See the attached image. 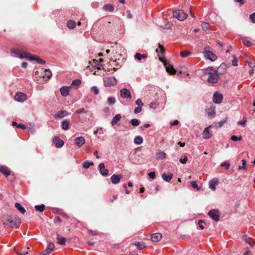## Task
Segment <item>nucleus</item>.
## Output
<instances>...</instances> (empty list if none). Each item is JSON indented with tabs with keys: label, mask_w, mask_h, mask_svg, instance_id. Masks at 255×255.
Returning a JSON list of instances; mask_svg holds the SVG:
<instances>
[{
	"label": "nucleus",
	"mask_w": 255,
	"mask_h": 255,
	"mask_svg": "<svg viewBox=\"0 0 255 255\" xmlns=\"http://www.w3.org/2000/svg\"><path fill=\"white\" fill-rule=\"evenodd\" d=\"M222 69H223L222 65L219 66L217 70L211 67L206 68L204 73L208 75V82L211 84L217 83L219 80V75L223 73V72L221 71Z\"/></svg>",
	"instance_id": "nucleus-1"
},
{
	"label": "nucleus",
	"mask_w": 255,
	"mask_h": 255,
	"mask_svg": "<svg viewBox=\"0 0 255 255\" xmlns=\"http://www.w3.org/2000/svg\"><path fill=\"white\" fill-rule=\"evenodd\" d=\"M12 53L14 56L18 57L20 59L26 58L29 60H35L38 63L40 64H44L45 63V61L44 60L40 59L39 57L31 55L28 53L24 51H21L20 50L17 49H14L12 50Z\"/></svg>",
	"instance_id": "nucleus-2"
},
{
	"label": "nucleus",
	"mask_w": 255,
	"mask_h": 255,
	"mask_svg": "<svg viewBox=\"0 0 255 255\" xmlns=\"http://www.w3.org/2000/svg\"><path fill=\"white\" fill-rule=\"evenodd\" d=\"M3 222L4 225L15 228H18L21 224V220L18 217H6Z\"/></svg>",
	"instance_id": "nucleus-3"
},
{
	"label": "nucleus",
	"mask_w": 255,
	"mask_h": 255,
	"mask_svg": "<svg viewBox=\"0 0 255 255\" xmlns=\"http://www.w3.org/2000/svg\"><path fill=\"white\" fill-rule=\"evenodd\" d=\"M204 54L205 57L211 61H214L217 58V56L212 52L211 47L209 46L204 48Z\"/></svg>",
	"instance_id": "nucleus-4"
},
{
	"label": "nucleus",
	"mask_w": 255,
	"mask_h": 255,
	"mask_svg": "<svg viewBox=\"0 0 255 255\" xmlns=\"http://www.w3.org/2000/svg\"><path fill=\"white\" fill-rule=\"evenodd\" d=\"M173 15L174 17H175L180 21L184 20L187 16V14L182 10H177L174 11Z\"/></svg>",
	"instance_id": "nucleus-5"
},
{
	"label": "nucleus",
	"mask_w": 255,
	"mask_h": 255,
	"mask_svg": "<svg viewBox=\"0 0 255 255\" xmlns=\"http://www.w3.org/2000/svg\"><path fill=\"white\" fill-rule=\"evenodd\" d=\"M104 85L106 87L113 86L117 84V81L115 77H106L104 79Z\"/></svg>",
	"instance_id": "nucleus-6"
},
{
	"label": "nucleus",
	"mask_w": 255,
	"mask_h": 255,
	"mask_svg": "<svg viewBox=\"0 0 255 255\" xmlns=\"http://www.w3.org/2000/svg\"><path fill=\"white\" fill-rule=\"evenodd\" d=\"M208 215L211 218L217 222L220 219V213L218 210H211L208 212Z\"/></svg>",
	"instance_id": "nucleus-7"
},
{
	"label": "nucleus",
	"mask_w": 255,
	"mask_h": 255,
	"mask_svg": "<svg viewBox=\"0 0 255 255\" xmlns=\"http://www.w3.org/2000/svg\"><path fill=\"white\" fill-rule=\"evenodd\" d=\"M27 96L23 93L17 92L16 93L14 99L19 102H23L27 100Z\"/></svg>",
	"instance_id": "nucleus-8"
},
{
	"label": "nucleus",
	"mask_w": 255,
	"mask_h": 255,
	"mask_svg": "<svg viewBox=\"0 0 255 255\" xmlns=\"http://www.w3.org/2000/svg\"><path fill=\"white\" fill-rule=\"evenodd\" d=\"M120 95L122 98L124 99H131V95L129 90L123 88L120 90Z\"/></svg>",
	"instance_id": "nucleus-9"
},
{
	"label": "nucleus",
	"mask_w": 255,
	"mask_h": 255,
	"mask_svg": "<svg viewBox=\"0 0 255 255\" xmlns=\"http://www.w3.org/2000/svg\"><path fill=\"white\" fill-rule=\"evenodd\" d=\"M211 126L205 128L202 133V137L204 139H208L212 136V132L210 130Z\"/></svg>",
	"instance_id": "nucleus-10"
},
{
	"label": "nucleus",
	"mask_w": 255,
	"mask_h": 255,
	"mask_svg": "<svg viewBox=\"0 0 255 255\" xmlns=\"http://www.w3.org/2000/svg\"><path fill=\"white\" fill-rule=\"evenodd\" d=\"M164 65L165 67L166 71L172 75H174L176 70L173 67L172 65L167 63V62H163Z\"/></svg>",
	"instance_id": "nucleus-11"
},
{
	"label": "nucleus",
	"mask_w": 255,
	"mask_h": 255,
	"mask_svg": "<svg viewBox=\"0 0 255 255\" xmlns=\"http://www.w3.org/2000/svg\"><path fill=\"white\" fill-rule=\"evenodd\" d=\"M222 100H223V95L221 93H220L218 92H216L214 94L213 99V102L215 103H216V104H220V103H221Z\"/></svg>",
	"instance_id": "nucleus-12"
},
{
	"label": "nucleus",
	"mask_w": 255,
	"mask_h": 255,
	"mask_svg": "<svg viewBox=\"0 0 255 255\" xmlns=\"http://www.w3.org/2000/svg\"><path fill=\"white\" fill-rule=\"evenodd\" d=\"M100 173L104 176H107L109 174V170L105 168V164L100 163L99 165Z\"/></svg>",
	"instance_id": "nucleus-13"
},
{
	"label": "nucleus",
	"mask_w": 255,
	"mask_h": 255,
	"mask_svg": "<svg viewBox=\"0 0 255 255\" xmlns=\"http://www.w3.org/2000/svg\"><path fill=\"white\" fill-rule=\"evenodd\" d=\"M219 184V180L217 178H214L211 180L209 182V188L214 191L216 189V186Z\"/></svg>",
	"instance_id": "nucleus-14"
},
{
	"label": "nucleus",
	"mask_w": 255,
	"mask_h": 255,
	"mask_svg": "<svg viewBox=\"0 0 255 255\" xmlns=\"http://www.w3.org/2000/svg\"><path fill=\"white\" fill-rule=\"evenodd\" d=\"M53 143L55 144V146L57 148L61 147L64 144L63 140L61 139L59 137L55 136L53 138Z\"/></svg>",
	"instance_id": "nucleus-15"
},
{
	"label": "nucleus",
	"mask_w": 255,
	"mask_h": 255,
	"mask_svg": "<svg viewBox=\"0 0 255 255\" xmlns=\"http://www.w3.org/2000/svg\"><path fill=\"white\" fill-rule=\"evenodd\" d=\"M121 178V175L113 174L111 177V180L113 184H117L120 182Z\"/></svg>",
	"instance_id": "nucleus-16"
},
{
	"label": "nucleus",
	"mask_w": 255,
	"mask_h": 255,
	"mask_svg": "<svg viewBox=\"0 0 255 255\" xmlns=\"http://www.w3.org/2000/svg\"><path fill=\"white\" fill-rule=\"evenodd\" d=\"M75 142L76 145L80 147L82 145L85 144V139L83 136L77 137L75 140Z\"/></svg>",
	"instance_id": "nucleus-17"
},
{
	"label": "nucleus",
	"mask_w": 255,
	"mask_h": 255,
	"mask_svg": "<svg viewBox=\"0 0 255 255\" xmlns=\"http://www.w3.org/2000/svg\"><path fill=\"white\" fill-rule=\"evenodd\" d=\"M0 172L6 177L10 174L9 169L5 166H1L0 167Z\"/></svg>",
	"instance_id": "nucleus-18"
},
{
	"label": "nucleus",
	"mask_w": 255,
	"mask_h": 255,
	"mask_svg": "<svg viewBox=\"0 0 255 255\" xmlns=\"http://www.w3.org/2000/svg\"><path fill=\"white\" fill-rule=\"evenodd\" d=\"M68 114V112L66 111H60L54 115V118L55 119H61L67 116Z\"/></svg>",
	"instance_id": "nucleus-19"
},
{
	"label": "nucleus",
	"mask_w": 255,
	"mask_h": 255,
	"mask_svg": "<svg viewBox=\"0 0 255 255\" xmlns=\"http://www.w3.org/2000/svg\"><path fill=\"white\" fill-rule=\"evenodd\" d=\"M162 238V235L160 233H155L151 235V240L154 242L159 241Z\"/></svg>",
	"instance_id": "nucleus-20"
},
{
	"label": "nucleus",
	"mask_w": 255,
	"mask_h": 255,
	"mask_svg": "<svg viewBox=\"0 0 255 255\" xmlns=\"http://www.w3.org/2000/svg\"><path fill=\"white\" fill-rule=\"evenodd\" d=\"M208 116L210 118L214 117L216 114L215 108L214 107H211L206 110Z\"/></svg>",
	"instance_id": "nucleus-21"
},
{
	"label": "nucleus",
	"mask_w": 255,
	"mask_h": 255,
	"mask_svg": "<svg viewBox=\"0 0 255 255\" xmlns=\"http://www.w3.org/2000/svg\"><path fill=\"white\" fill-rule=\"evenodd\" d=\"M156 52L157 53L158 56L160 60H161V57L164 52L163 46L160 44H158V48L156 49Z\"/></svg>",
	"instance_id": "nucleus-22"
},
{
	"label": "nucleus",
	"mask_w": 255,
	"mask_h": 255,
	"mask_svg": "<svg viewBox=\"0 0 255 255\" xmlns=\"http://www.w3.org/2000/svg\"><path fill=\"white\" fill-rule=\"evenodd\" d=\"M122 119V116L120 114H117L115 116V117L113 118L111 121V125L112 126H115L117 124V123L120 121Z\"/></svg>",
	"instance_id": "nucleus-23"
},
{
	"label": "nucleus",
	"mask_w": 255,
	"mask_h": 255,
	"mask_svg": "<svg viewBox=\"0 0 255 255\" xmlns=\"http://www.w3.org/2000/svg\"><path fill=\"white\" fill-rule=\"evenodd\" d=\"M241 40L244 45L248 47H251L254 45L247 37H242L241 38Z\"/></svg>",
	"instance_id": "nucleus-24"
},
{
	"label": "nucleus",
	"mask_w": 255,
	"mask_h": 255,
	"mask_svg": "<svg viewBox=\"0 0 255 255\" xmlns=\"http://www.w3.org/2000/svg\"><path fill=\"white\" fill-rule=\"evenodd\" d=\"M243 240L245 242L247 243L251 247H253L255 244V243L254 241L252 240V239L250 237H248L246 235L243 236Z\"/></svg>",
	"instance_id": "nucleus-25"
},
{
	"label": "nucleus",
	"mask_w": 255,
	"mask_h": 255,
	"mask_svg": "<svg viewBox=\"0 0 255 255\" xmlns=\"http://www.w3.org/2000/svg\"><path fill=\"white\" fill-rule=\"evenodd\" d=\"M172 174L170 173H169L168 174H166L165 173H164L162 175V179L166 182H169L172 179Z\"/></svg>",
	"instance_id": "nucleus-26"
},
{
	"label": "nucleus",
	"mask_w": 255,
	"mask_h": 255,
	"mask_svg": "<svg viewBox=\"0 0 255 255\" xmlns=\"http://www.w3.org/2000/svg\"><path fill=\"white\" fill-rule=\"evenodd\" d=\"M70 123L69 121L65 120L61 123V128L63 130H68L69 128Z\"/></svg>",
	"instance_id": "nucleus-27"
},
{
	"label": "nucleus",
	"mask_w": 255,
	"mask_h": 255,
	"mask_svg": "<svg viewBox=\"0 0 255 255\" xmlns=\"http://www.w3.org/2000/svg\"><path fill=\"white\" fill-rule=\"evenodd\" d=\"M61 94L64 97H66L69 95V88L66 87H62L60 88Z\"/></svg>",
	"instance_id": "nucleus-28"
},
{
	"label": "nucleus",
	"mask_w": 255,
	"mask_h": 255,
	"mask_svg": "<svg viewBox=\"0 0 255 255\" xmlns=\"http://www.w3.org/2000/svg\"><path fill=\"white\" fill-rule=\"evenodd\" d=\"M133 142L135 144L139 145L143 142V138L140 135L136 136L134 138Z\"/></svg>",
	"instance_id": "nucleus-29"
},
{
	"label": "nucleus",
	"mask_w": 255,
	"mask_h": 255,
	"mask_svg": "<svg viewBox=\"0 0 255 255\" xmlns=\"http://www.w3.org/2000/svg\"><path fill=\"white\" fill-rule=\"evenodd\" d=\"M15 207L21 214H23L25 213V209L19 203H16Z\"/></svg>",
	"instance_id": "nucleus-30"
},
{
	"label": "nucleus",
	"mask_w": 255,
	"mask_h": 255,
	"mask_svg": "<svg viewBox=\"0 0 255 255\" xmlns=\"http://www.w3.org/2000/svg\"><path fill=\"white\" fill-rule=\"evenodd\" d=\"M166 156V153L163 151L159 152L156 154L157 159H163L165 158Z\"/></svg>",
	"instance_id": "nucleus-31"
},
{
	"label": "nucleus",
	"mask_w": 255,
	"mask_h": 255,
	"mask_svg": "<svg viewBox=\"0 0 255 255\" xmlns=\"http://www.w3.org/2000/svg\"><path fill=\"white\" fill-rule=\"evenodd\" d=\"M122 63V60L120 59H116L111 61V66H121Z\"/></svg>",
	"instance_id": "nucleus-32"
},
{
	"label": "nucleus",
	"mask_w": 255,
	"mask_h": 255,
	"mask_svg": "<svg viewBox=\"0 0 255 255\" xmlns=\"http://www.w3.org/2000/svg\"><path fill=\"white\" fill-rule=\"evenodd\" d=\"M114 9L113 6L111 4H107L103 6V9L107 11H113Z\"/></svg>",
	"instance_id": "nucleus-33"
},
{
	"label": "nucleus",
	"mask_w": 255,
	"mask_h": 255,
	"mask_svg": "<svg viewBox=\"0 0 255 255\" xmlns=\"http://www.w3.org/2000/svg\"><path fill=\"white\" fill-rule=\"evenodd\" d=\"M52 76V73L49 69H45L44 71L43 78H50Z\"/></svg>",
	"instance_id": "nucleus-34"
},
{
	"label": "nucleus",
	"mask_w": 255,
	"mask_h": 255,
	"mask_svg": "<svg viewBox=\"0 0 255 255\" xmlns=\"http://www.w3.org/2000/svg\"><path fill=\"white\" fill-rule=\"evenodd\" d=\"M134 245L136 246L137 248L139 250L144 249L146 247L145 244L143 242L134 243Z\"/></svg>",
	"instance_id": "nucleus-35"
},
{
	"label": "nucleus",
	"mask_w": 255,
	"mask_h": 255,
	"mask_svg": "<svg viewBox=\"0 0 255 255\" xmlns=\"http://www.w3.org/2000/svg\"><path fill=\"white\" fill-rule=\"evenodd\" d=\"M134 57L138 60H141L142 59L146 58V56L145 54H141L139 53H136L134 55Z\"/></svg>",
	"instance_id": "nucleus-36"
},
{
	"label": "nucleus",
	"mask_w": 255,
	"mask_h": 255,
	"mask_svg": "<svg viewBox=\"0 0 255 255\" xmlns=\"http://www.w3.org/2000/svg\"><path fill=\"white\" fill-rule=\"evenodd\" d=\"M57 242L60 245H64L66 242V239L63 237H58Z\"/></svg>",
	"instance_id": "nucleus-37"
},
{
	"label": "nucleus",
	"mask_w": 255,
	"mask_h": 255,
	"mask_svg": "<svg viewBox=\"0 0 255 255\" xmlns=\"http://www.w3.org/2000/svg\"><path fill=\"white\" fill-rule=\"evenodd\" d=\"M76 26V23L74 21L69 20L67 22V26L70 29H73Z\"/></svg>",
	"instance_id": "nucleus-38"
},
{
	"label": "nucleus",
	"mask_w": 255,
	"mask_h": 255,
	"mask_svg": "<svg viewBox=\"0 0 255 255\" xmlns=\"http://www.w3.org/2000/svg\"><path fill=\"white\" fill-rule=\"evenodd\" d=\"M130 123L133 127H137L139 125V121L135 119H133L130 120Z\"/></svg>",
	"instance_id": "nucleus-39"
},
{
	"label": "nucleus",
	"mask_w": 255,
	"mask_h": 255,
	"mask_svg": "<svg viewBox=\"0 0 255 255\" xmlns=\"http://www.w3.org/2000/svg\"><path fill=\"white\" fill-rule=\"evenodd\" d=\"M191 52L190 51H184L180 52V55L182 57H186L190 55H191Z\"/></svg>",
	"instance_id": "nucleus-40"
},
{
	"label": "nucleus",
	"mask_w": 255,
	"mask_h": 255,
	"mask_svg": "<svg viewBox=\"0 0 255 255\" xmlns=\"http://www.w3.org/2000/svg\"><path fill=\"white\" fill-rule=\"evenodd\" d=\"M35 208L36 211L42 212L45 209V206L43 204H42L41 205H36L35 206Z\"/></svg>",
	"instance_id": "nucleus-41"
},
{
	"label": "nucleus",
	"mask_w": 255,
	"mask_h": 255,
	"mask_svg": "<svg viewBox=\"0 0 255 255\" xmlns=\"http://www.w3.org/2000/svg\"><path fill=\"white\" fill-rule=\"evenodd\" d=\"M202 28L204 30H207L209 29L210 25L207 22H203L202 23Z\"/></svg>",
	"instance_id": "nucleus-42"
},
{
	"label": "nucleus",
	"mask_w": 255,
	"mask_h": 255,
	"mask_svg": "<svg viewBox=\"0 0 255 255\" xmlns=\"http://www.w3.org/2000/svg\"><path fill=\"white\" fill-rule=\"evenodd\" d=\"M93 164V162H90L88 161H86L83 163V167L85 169H87L90 167L91 165H92Z\"/></svg>",
	"instance_id": "nucleus-43"
},
{
	"label": "nucleus",
	"mask_w": 255,
	"mask_h": 255,
	"mask_svg": "<svg viewBox=\"0 0 255 255\" xmlns=\"http://www.w3.org/2000/svg\"><path fill=\"white\" fill-rule=\"evenodd\" d=\"M242 166H240L239 167V169H246L247 165H246V160L245 159H242Z\"/></svg>",
	"instance_id": "nucleus-44"
},
{
	"label": "nucleus",
	"mask_w": 255,
	"mask_h": 255,
	"mask_svg": "<svg viewBox=\"0 0 255 255\" xmlns=\"http://www.w3.org/2000/svg\"><path fill=\"white\" fill-rule=\"evenodd\" d=\"M108 102L110 105H114L116 103L115 98L113 97H109L108 99Z\"/></svg>",
	"instance_id": "nucleus-45"
},
{
	"label": "nucleus",
	"mask_w": 255,
	"mask_h": 255,
	"mask_svg": "<svg viewBox=\"0 0 255 255\" xmlns=\"http://www.w3.org/2000/svg\"><path fill=\"white\" fill-rule=\"evenodd\" d=\"M221 166L224 167L226 168V169H228L230 166V164L228 161H225L221 163Z\"/></svg>",
	"instance_id": "nucleus-46"
},
{
	"label": "nucleus",
	"mask_w": 255,
	"mask_h": 255,
	"mask_svg": "<svg viewBox=\"0 0 255 255\" xmlns=\"http://www.w3.org/2000/svg\"><path fill=\"white\" fill-rule=\"evenodd\" d=\"M191 186L194 188V189H196V190L197 191H198L199 190V188H198V185H197V181H192L191 182Z\"/></svg>",
	"instance_id": "nucleus-47"
},
{
	"label": "nucleus",
	"mask_w": 255,
	"mask_h": 255,
	"mask_svg": "<svg viewBox=\"0 0 255 255\" xmlns=\"http://www.w3.org/2000/svg\"><path fill=\"white\" fill-rule=\"evenodd\" d=\"M227 120H222L220 122H219L218 124L216 125V128H221L225 123H226Z\"/></svg>",
	"instance_id": "nucleus-48"
},
{
	"label": "nucleus",
	"mask_w": 255,
	"mask_h": 255,
	"mask_svg": "<svg viewBox=\"0 0 255 255\" xmlns=\"http://www.w3.org/2000/svg\"><path fill=\"white\" fill-rule=\"evenodd\" d=\"M242 136H240L239 137L236 135H232L231 137V139L233 141H237L238 140H241L242 139Z\"/></svg>",
	"instance_id": "nucleus-49"
},
{
	"label": "nucleus",
	"mask_w": 255,
	"mask_h": 255,
	"mask_svg": "<svg viewBox=\"0 0 255 255\" xmlns=\"http://www.w3.org/2000/svg\"><path fill=\"white\" fill-rule=\"evenodd\" d=\"M81 84V81L79 79H76L73 80L72 83V85H75L77 86H79Z\"/></svg>",
	"instance_id": "nucleus-50"
},
{
	"label": "nucleus",
	"mask_w": 255,
	"mask_h": 255,
	"mask_svg": "<svg viewBox=\"0 0 255 255\" xmlns=\"http://www.w3.org/2000/svg\"><path fill=\"white\" fill-rule=\"evenodd\" d=\"M91 91H93L95 95H98L99 93V90L96 86L92 87Z\"/></svg>",
	"instance_id": "nucleus-51"
},
{
	"label": "nucleus",
	"mask_w": 255,
	"mask_h": 255,
	"mask_svg": "<svg viewBox=\"0 0 255 255\" xmlns=\"http://www.w3.org/2000/svg\"><path fill=\"white\" fill-rule=\"evenodd\" d=\"M135 104L137 105V107H142L143 103L140 99H138L135 101Z\"/></svg>",
	"instance_id": "nucleus-52"
},
{
	"label": "nucleus",
	"mask_w": 255,
	"mask_h": 255,
	"mask_svg": "<svg viewBox=\"0 0 255 255\" xmlns=\"http://www.w3.org/2000/svg\"><path fill=\"white\" fill-rule=\"evenodd\" d=\"M77 114H80L81 113H87V111L84 108H81L77 110L75 112Z\"/></svg>",
	"instance_id": "nucleus-53"
},
{
	"label": "nucleus",
	"mask_w": 255,
	"mask_h": 255,
	"mask_svg": "<svg viewBox=\"0 0 255 255\" xmlns=\"http://www.w3.org/2000/svg\"><path fill=\"white\" fill-rule=\"evenodd\" d=\"M54 247H55L54 245L52 243H50L48 244V246L47 247V248L48 249V251L52 252L54 250Z\"/></svg>",
	"instance_id": "nucleus-54"
},
{
	"label": "nucleus",
	"mask_w": 255,
	"mask_h": 255,
	"mask_svg": "<svg viewBox=\"0 0 255 255\" xmlns=\"http://www.w3.org/2000/svg\"><path fill=\"white\" fill-rule=\"evenodd\" d=\"M187 161V157L186 156H183L179 160V161L182 164H185Z\"/></svg>",
	"instance_id": "nucleus-55"
},
{
	"label": "nucleus",
	"mask_w": 255,
	"mask_h": 255,
	"mask_svg": "<svg viewBox=\"0 0 255 255\" xmlns=\"http://www.w3.org/2000/svg\"><path fill=\"white\" fill-rule=\"evenodd\" d=\"M246 122H247L246 119L245 118H244L243 121H239L238 122V124L239 125L242 126L244 127L245 126Z\"/></svg>",
	"instance_id": "nucleus-56"
},
{
	"label": "nucleus",
	"mask_w": 255,
	"mask_h": 255,
	"mask_svg": "<svg viewBox=\"0 0 255 255\" xmlns=\"http://www.w3.org/2000/svg\"><path fill=\"white\" fill-rule=\"evenodd\" d=\"M142 110V107H137L136 108H135L134 110V113L135 114L139 113Z\"/></svg>",
	"instance_id": "nucleus-57"
},
{
	"label": "nucleus",
	"mask_w": 255,
	"mask_h": 255,
	"mask_svg": "<svg viewBox=\"0 0 255 255\" xmlns=\"http://www.w3.org/2000/svg\"><path fill=\"white\" fill-rule=\"evenodd\" d=\"M250 18L252 21V22L255 23V12L250 15Z\"/></svg>",
	"instance_id": "nucleus-58"
},
{
	"label": "nucleus",
	"mask_w": 255,
	"mask_h": 255,
	"mask_svg": "<svg viewBox=\"0 0 255 255\" xmlns=\"http://www.w3.org/2000/svg\"><path fill=\"white\" fill-rule=\"evenodd\" d=\"M157 106V105L155 103H151L149 104V108L150 109H155L156 108Z\"/></svg>",
	"instance_id": "nucleus-59"
},
{
	"label": "nucleus",
	"mask_w": 255,
	"mask_h": 255,
	"mask_svg": "<svg viewBox=\"0 0 255 255\" xmlns=\"http://www.w3.org/2000/svg\"><path fill=\"white\" fill-rule=\"evenodd\" d=\"M148 176L150 178L154 179L155 177V173L154 172H151L148 173Z\"/></svg>",
	"instance_id": "nucleus-60"
},
{
	"label": "nucleus",
	"mask_w": 255,
	"mask_h": 255,
	"mask_svg": "<svg viewBox=\"0 0 255 255\" xmlns=\"http://www.w3.org/2000/svg\"><path fill=\"white\" fill-rule=\"evenodd\" d=\"M203 224H204V222L202 220H200L198 222V225H199V228L201 230H203L204 229Z\"/></svg>",
	"instance_id": "nucleus-61"
},
{
	"label": "nucleus",
	"mask_w": 255,
	"mask_h": 255,
	"mask_svg": "<svg viewBox=\"0 0 255 255\" xmlns=\"http://www.w3.org/2000/svg\"><path fill=\"white\" fill-rule=\"evenodd\" d=\"M51 252L48 250V249L46 248V250L42 253L40 255H48Z\"/></svg>",
	"instance_id": "nucleus-62"
},
{
	"label": "nucleus",
	"mask_w": 255,
	"mask_h": 255,
	"mask_svg": "<svg viewBox=\"0 0 255 255\" xmlns=\"http://www.w3.org/2000/svg\"><path fill=\"white\" fill-rule=\"evenodd\" d=\"M17 127L19 128H21L22 129H26V126L23 124H20L18 125V126H17Z\"/></svg>",
	"instance_id": "nucleus-63"
},
{
	"label": "nucleus",
	"mask_w": 255,
	"mask_h": 255,
	"mask_svg": "<svg viewBox=\"0 0 255 255\" xmlns=\"http://www.w3.org/2000/svg\"><path fill=\"white\" fill-rule=\"evenodd\" d=\"M232 65L233 66H237L238 65V59L237 58L234 59L232 61Z\"/></svg>",
	"instance_id": "nucleus-64"
}]
</instances>
